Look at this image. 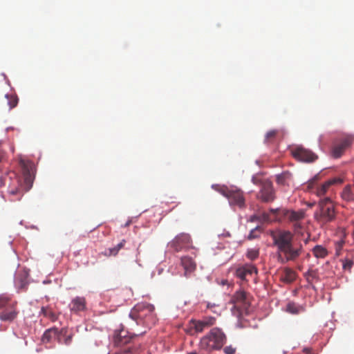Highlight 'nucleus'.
Masks as SVG:
<instances>
[{"mask_svg": "<svg viewBox=\"0 0 354 354\" xmlns=\"http://www.w3.org/2000/svg\"><path fill=\"white\" fill-rule=\"evenodd\" d=\"M273 245L277 249L278 260L282 263L295 261L301 254L303 247L301 244L294 243V235L284 230L270 232Z\"/></svg>", "mask_w": 354, "mask_h": 354, "instance_id": "f257e3e1", "label": "nucleus"}, {"mask_svg": "<svg viewBox=\"0 0 354 354\" xmlns=\"http://www.w3.org/2000/svg\"><path fill=\"white\" fill-rule=\"evenodd\" d=\"M129 317L136 321L137 324H142L148 328H151L157 322L154 306L147 303L136 305L131 310Z\"/></svg>", "mask_w": 354, "mask_h": 354, "instance_id": "f03ea898", "label": "nucleus"}, {"mask_svg": "<svg viewBox=\"0 0 354 354\" xmlns=\"http://www.w3.org/2000/svg\"><path fill=\"white\" fill-rule=\"evenodd\" d=\"M133 339L134 336L129 335V332L124 329L115 331L113 343L114 346L118 348L116 353L134 354L136 348L134 346Z\"/></svg>", "mask_w": 354, "mask_h": 354, "instance_id": "7ed1b4c3", "label": "nucleus"}, {"mask_svg": "<svg viewBox=\"0 0 354 354\" xmlns=\"http://www.w3.org/2000/svg\"><path fill=\"white\" fill-rule=\"evenodd\" d=\"M336 212L330 198L326 197L319 202V209L315 213L316 221L322 226L335 220Z\"/></svg>", "mask_w": 354, "mask_h": 354, "instance_id": "20e7f679", "label": "nucleus"}, {"mask_svg": "<svg viewBox=\"0 0 354 354\" xmlns=\"http://www.w3.org/2000/svg\"><path fill=\"white\" fill-rule=\"evenodd\" d=\"M226 336L218 328H213L200 342L201 347L207 351L219 350L225 343Z\"/></svg>", "mask_w": 354, "mask_h": 354, "instance_id": "39448f33", "label": "nucleus"}, {"mask_svg": "<svg viewBox=\"0 0 354 354\" xmlns=\"http://www.w3.org/2000/svg\"><path fill=\"white\" fill-rule=\"evenodd\" d=\"M270 212L274 215V220H281L286 218L293 224V229L295 232H298L302 226L299 223L305 217V212L303 210L293 211L286 209L277 208L270 209Z\"/></svg>", "mask_w": 354, "mask_h": 354, "instance_id": "423d86ee", "label": "nucleus"}, {"mask_svg": "<svg viewBox=\"0 0 354 354\" xmlns=\"http://www.w3.org/2000/svg\"><path fill=\"white\" fill-rule=\"evenodd\" d=\"M168 246L174 252L187 250L192 248L191 236L187 233H180L168 243Z\"/></svg>", "mask_w": 354, "mask_h": 354, "instance_id": "0eeeda50", "label": "nucleus"}, {"mask_svg": "<svg viewBox=\"0 0 354 354\" xmlns=\"http://www.w3.org/2000/svg\"><path fill=\"white\" fill-rule=\"evenodd\" d=\"M24 192L29 191L33 185L36 175V166L29 160L24 159Z\"/></svg>", "mask_w": 354, "mask_h": 354, "instance_id": "6e6552de", "label": "nucleus"}, {"mask_svg": "<svg viewBox=\"0 0 354 354\" xmlns=\"http://www.w3.org/2000/svg\"><path fill=\"white\" fill-rule=\"evenodd\" d=\"M354 141V137L348 135L339 140V142L333 145L331 149V155L335 158H340L345 150L349 148Z\"/></svg>", "mask_w": 354, "mask_h": 354, "instance_id": "1a4fd4ad", "label": "nucleus"}, {"mask_svg": "<svg viewBox=\"0 0 354 354\" xmlns=\"http://www.w3.org/2000/svg\"><path fill=\"white\" fill-rule=\"evenodd\" d=\"M292 156L301 162H312L318 158V156L311 150L302 146H297L292 150Z\"/></svg>", "mask_w": 354, "mask_h": 354, "instance_id": "9d476101", "label": "nucleus"}, {"mask_svg": "<svg viewBox=\"0 0 354 354\" xmlns=\"http://www.w3.org/2000/svg\"><path fill=\"white\" fill-rule=\"evenodd\" d=\"M257 198L264 203H270L274 200L275 193L271 181L266 180L261 183Z\"/></svg>", "mask_w": 354, "mask_h": 354, "instance_id": "9b49d317", "label": "nucleus"}, {"mask_svg": "<svg viewBox=\"0 0 354 354\" xmlns=\"http://www.w3.org/2000/svg\"><path fill=\"white\" fill-rule=\"evenodd\" d=\"M235 306L242 310H247L250 305V296L245 291H237L232 298Z\"/></svg>", "mask_w": 354, "mask_h": 354, "instance_id": "f8f14e48", "label": "nucleus"}, {"mask_svg": "<svg viewBox=\"0 0 354 354\" xmlns=\"http://www.w3.org/2000/svg\"><path fill=\"white\" fill-rule=\"evenodd\" d=\"M343 182L344 179L342 178L335 177L326 181L322 185L317 187L315 188V190L313 192L316 194L317 196L322 197L327 193L328 190L329 189L331 185L341 184Z\"/></svg>", "mask_w": 354, "mask_h": 354, "instance_id": "ddd939ff", "label": "nucleus"}, {"mask_svg": "<svg viewBox=\"0 0 354 354\" xmlns=\"http://www.w3.org/2000/svg\"><path fill=\"white\" fill-rule=\"evenodd\" d=\"M216 319L213 317H205L202 320H192V327L196 333H202L205 329L215 324Z\"/></svg>", "mask_w": 354, "mask_h": 354, "instance_id": "4468645a", "label": "nucleus"}, {"mask_svg": "<svg viewBox=\"0 0 354 354\" xmlns=\"http://www.w3.org/2000/svg\"><path fill=\"white\" fill-rule=\"evenodd\" d=\"M227 198L232 205H237L239 207H242L245 205L243 192L239 189L232 188Z\"/></svg>", "mask_w": 354, "mask_h": 354, "instance_id": "2eb2a0df", "label": "nucleus"}, {"mask_svg": "<svg viewBox=\"0 0 354 354\" xmlns=\"http://www.w3.org/2000/svg\"><path fill=\"white\" fill-rule=\"evenodd\" d=\"M253 273L257 274V269L252 264H245L236 270V276L241 281H247L248 276H251Z\"/></svg>", "mask_w": 354, "mask_h": 354, "instance_id": "dca6fc26", "label": "nucleus"}, {"mask_svg": "<svg viewBox=\"0 0 354 354\" xmlns=\"http://www.w3.org/2000/svg\"><path fill=\"white\" fill-rule=\"evenodd\" d=\"M180 263L184 269V276L186 277H189L191 274L196 270V263L190 257H183L181 258Z\"/></svg>", "mask_w": 354, "mask_h": 354, "instance_id": "f3484780", "label": "nucleus"}, {"mask_svg": "<svg viewBox=\"0 0 354 354\" xmlns=\"http://www.w3.org/2000/svg\"><path fill=\"white\" fill-rule=\"evenodd\" d=\"M71 310L75 313L83 311L86 309V299L84 297H77L71 303Z\"/></svg>", "mask_w": 354, "mask_h": 354, "instance_id": "a211bd4d", "label": "nucleus"}, {"mask_svg": "<svg viewBox=\"0 0 354 354\" xmlns=\"http://www.w3.org/2000/svg\"><path fill=\"white\" fill-rule=\"evenodd\" d=\"M292 180V174L290 172L286 171L276 176V181L278 185L285 186L289 185Z\"/></svg>", "mask_w": 354, "mask_h": 354, "instance_id": "6ab92c4d", "label": "nucleus"}, {"mask_svg": "<svg viewBox=\"0 0 354 354\" xmlns=\"http://www.w3.org/2000/svg\"><path fill=\"white\" fill-rule=\"evenodd\" d=\"M59 332L57 328H54L46 330L42 336L41 340L43 343H48L53 339H58Z\"/></svg>", "mask_w": 354, "mask_h": 354, "instance_id": "aec40b11", "label": "nucleus"}, {"mask_svg": "<svg viewBox=\"0 0 354 354\" xmlns=\"http://www.w3.org/2000/svg\"><path fill=\"white\" fill-rule=\"evenodd\" d=\"M73 340V334H68L67 335V330L62 328L59 332V336H58V342L60 344H65L66 346H68L71 344Z\"/></svg>", "mask_w": 354, "mask_h": 354, "instance_id": "412c9836", "label": "nucleus"}, {"mask_svg": "<svg viewBox=\"0 0 354 354\" xmlns=\"http://www.w3.org/2000/svg\"><path fill=\"white\" fill-rule=\"evenodd\" d=\"M312 252H313V255L315 256V257H316L317 259H319V258L324 259L326 257H327V255L328 254L327 249L321 245H315L313 248Z\"/></svg>", "mask_w": 354, "mask_h": 354, "instance_id": "4be33fe9", "label": "nucleus"}, {"mask_svg": "<svg viewBox=\"0 0 354 354\" xmlns=\"http://www.w3.org/2000/svg\"><path fill=\"white\" fill-rule=\"evenodd\" d=\"M125 243L126 241L124 239L122 240L116 246L106 250L104 254L106 257L116 256L118 252L124 248Z\"/></svg>", "mask_w": 354, "mask_h": 354, "instance_id": "5701e85b", "label": "nucleus"}, {"mask_svg": "<svg viewBox=\"0 0 354 354\" xmlns=\"http://www.w3.org/2000/svg\"><path fill=\"white\" fill-rule=\"evenodd\" d=\"M341 197L344 201L351 202L354 201V193L351 190V185H347L344 188Z\"/></svg>", "mask_w": 354, "mask_h": 354, "instance_id": "b1692460", "label": "nucleus"}, {"mask_svg": "<svg viewBox=\"0 0 354 354\" xmlns=\"http://www.w3.org/2000/svg\"><path fill=\"white\" fill-rule=\"evenodd\" d=\"M296 279V273L290 268H286L283 276V280L286 283H292Z\"/></svg>", "mask_w": 354, "mask_h": 354, "instance_id": "393cba45", "label": "nucleus"}, {"mask_svg": "<svg viewBox=\"0 0 354 354\" xmlns=\"http://www.w3.org/2000/svg\"><path fill=\"white\" fill-rule=\"evenodd\" d=\"M304 310L302 306H300L295 303L290 302L286 306V311L291 314H299Z\"/></svg>", "mask_w": 354, "mask_h": 354, "instance_id": "a878e982", "label": "nucleus"}, {"mask_svg": "<svg viewBox=\"0 0 354 354\" xmlns=\"http://www.w3.org/2000/svg\"><path fill=\"white\" fill-rule=\"evenodd\" d=\"M41 313L46 317L49 318L53 322H55L57 319V315L50 308L42 307Z\"/></svg>", "mask_w": 354, "mask_h": 354, "instance_id": "bb28decb", "label": "nucleus"}, {"mask_svg": "<svg viewBox=\"0 0 354 354\" xmlns=\"http://www.w3.org/2000/svg\"><path fill=\"white\" fill-rule=\"evenodd\" d=\"M304 277L308 283H312L314 279L318 277L317 271L312 269L308 270L304 273Z\"/></svg>", "mask_w": 354, "mask_h": 354, "instance_id": "cd10ccee", "label": "nucleus"}, {"mask_svg": "<svg viewBox=\"0 0 354 354\" xmlns=\"http://www.w3.org/2000/svg\"><path fill=\"white\" fill-rule=\"evenodd\" d=\"M262 228L260 226H257L250 232V234L248 236V239L250 240L257 239L260 236Z\"/></svg>", "mask_w": 354, "mask_h": 354, "instance_id": "c85d7f7f", "label": "nucleus"}, {"mask_svg": "<svg viewBox=\"0 0 354 354\" xmlns=\"http://www.w3.org/2000/svg\"><path fill=\"white\" fill-rule=\"evenodd\" d=\"M212 187L225 197H227L228 194H230V191L232 189V188H228L226 186L220 185H213Z\"/></svg>", "mask_w": 354, "mask_h": 354, "instance_id": "c756f323", "label": "nucleus"}, {"mask_svg": "<svg viewBox=\"0 0 354 354\" xmlns=\"http://www.w3.org/2000/svg\"><path fill=\"white\" fill-rule=\"evenodd\" d=\"M259 252L258 250L250 249L247 252V257L250 260H254L259 257Z\"/></svg>", "mask_w": 354, "mask_h": 354, "instance_id": "7c9ffc66", "label": "nucleus"}, {"mask_svg": "<svg viewBox=\"0 0 354 354\" xmlns=\"http://www.w3.org/2000/svg\"><path fill=\"white\" fill-rule=\"evenodd\" d=\"M277 133H278L277 130L274 129V130L269 131L266 135V138H265L266 141L268 142H271L276 137Z\"/></svg>", "mask_w": 354, "mask_h": 354, "instance_id": "2f4dec72", "label": "nucleus"}, {"mask_svg": "<svg viewBox=\"0 0 354 354\" xmlns=\"http://www.w3.org/2000/svg\"><path fill=\"white\" fill-rule=\"evenodd\" d=\"M319 176L318 175L315 176L313 179L310 180L308 185V189H313L314 185L318 180Z\"/></svg>", "mask_w": 354, "mask_h": 354, "instance_id": "473e14b6", "label": "nucleus"}, {"mask_svg": "<svg viewBox=\"0 0 354 354\" xmlns=\"http://www.w3.org/2000/svg\"><path fill=\"white\" fill-rule=\"evenodd\" d=\"M223 351L225 354H235L236 348H234L232 346H228L224 348Z\"/></svg>", "mask_w": 354, "mask_h": 354, "instance_id": "72a5a7b5", "label": "nucleus"}, {"mask_svg": "<svg viewBox=\"0 0 354 354\" xmlns=\"http://www.w3.org/2000/svg\"><path fill=\"white\" fill-rule=\"evenodd\" d=\"M344 243V242L343 241H340L336 243L335 248H336V253L337 255H339V252L341 250V249L342 248Z\"/></svg>", "mask_w": 354, "mask_h": 354, "instance_id": "f704fd0d", "label": "nucleus"}, {"mask_svg": "<svg viewBox=\"0 0 354 354\" xmlns=\"http://www.w3.org/2000/svg\"><path fill=\"white\" fill-rule=\"evenodd\" d=\"M353 266V261H351V260H346L344 263H343V268L344 269H351V267Z\"/></svg>", "mask_w": 354, "mask_h": 354, "instance_id": "c9c22d12", "label": "nucleus"}, {"mask_svg": "<svg viewBox=\"0 0 354 354\" xmlns=\"http://www.w3.org/2000/svg\"><path fill=\"white\" fill-rule=\"evenodd\" d=\"M264 180H261L260 178H259L257 176H253L252 178V182L254 184V185H260L261 186V183L263 182Z\"/></svg>", "mask_w": 354, "mask_h": 354, "instance_id": "e433bc0d", "label": "nucleus"}, {"mask_svg": "<svg viewBox=\"0 0 354 354\" xmlns=\"http://www.w3.org/2000/svg\"><path fill=\"white\" fill-rule=\"evenodd\" d=\"M23 273H24V288L25 287V278L28 276V270H26L24 268V271H23Z\"/></svg>", "mask_w": 354, "mask_h": 354, "instance_id": "4c0bfd02", "label": "nucleus"}, {"mask_svg": "<svg viewBox=\"0 0 354 354\" xmlns=\"http://www.w3.org/2000/svg\"><path fill=\"white\" fill-rule=\"evenodd\" d=\"M263 220L266 221H270L271 219L269 218V215L267 213L263 214Z\"/></svg>", "mask_w": 354, "mask_h": 354, "instance_id": "58836bf2", "label": "nucleus"}, {"mask_svg": "<svg viewBox=\"0 0 354 354\" xmlns=\"http://www.w3.org/2000/svg\"><path fill=\"white\" fill-rule=\"evenodd\" d=\"M257 219V217L255 216L251 217V221H253Z\"/></svg>", "mask_w": 354, "mask_h": 354, "instance_id": "ea45409f", "label": "nucleus"}, {"mask_svg": "<svg viewBox=\"0 0 354 354\" xmlns=\"http://www.w3.org/2000/svg\"><path fill=\"white\" fill-rule=\"evenodd\" d=\"M304 351H305V352H306V353H308V349L305 348V349H304Z\"/></svg>", "mask_w": 354, "mask_h": 354, "instance_id": "a19ab883", "label": "nucleus"}, {"mask_svg": "<svg viewBox=\"0 0 354 354\" xmlns=\"http://www.w3.org/2000/svg\"><path fill=\"white\" fill-rule=\"evenodd\" d=\"M188 354H197V353H195V352H192V353H188Z\"/></svg>", "mask_w": 354, "mask_h": 354, "instance_id": "79ce46f5", "label": "nucleus"}]
</instances>
